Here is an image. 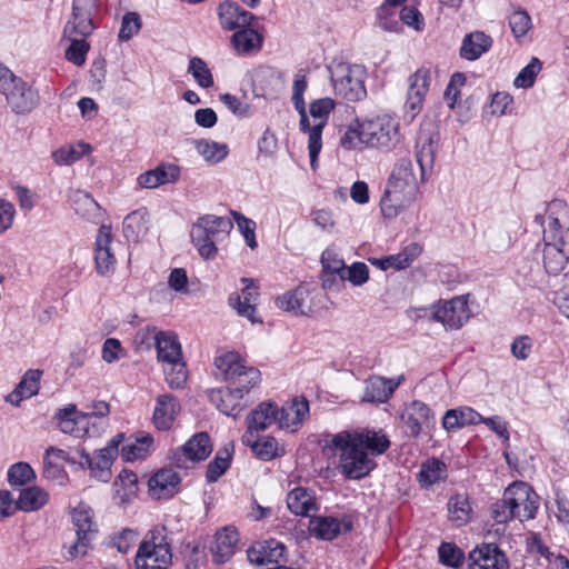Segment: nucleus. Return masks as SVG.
<instances>
[{"label": "nucleus", "instance_id": "5fc2aeb1", "mask_svg": "<svg viewBox=\"0 0 569 569\" xmlns=\"http://www.w3.org/2000/svg\"><path fill=\"white\" fill-rule=\"evenodd\" d=\"M231 460V451L224 447L217 451L213 460L207 467V481L216 482L229 468Z\"/></svg>", "mask_w": 569, "mask_h": 569}, {"label": "nucleus", "instance_id": "ddd939ff", "mask_svg": "<svg viewBox=\"0 0 569 569\" xmlns=\"http://www.w3.org/2000/svg\"><path fill=\"white\" fill-rule=\"evenodd\" d=\"M508 503L511 505L515 518L520 521L533 519L539 508L538 495L525 482H513L506 489Z\"/></svg>", "mask_w": 569, "mask_h": 569}, {"label": "nucleus", "instance_id": "473e14b6", "mask_svg": "<svg viewBox=\"0 0 569 569\" xmlns=\"http://www.w3.org/2000/svg\"><path fill=\"white\" fill-rule=\"evenodd\" d=\"M287 506L292 513L302 517H309L311 512L318 511L313 491L302 487H297L288 493Z\"/></svg>", "mask_w": 569, "mask_h": 569}, {"label": "nucleus", "instance_id": "9b49d317", "mask_svg": "<svg viewBox=\"0 0 569 569\" xmlns=\"http://www.w3.org/2000/svg\"><path fill=\"white\" fill-rule=\"evenodd\" d=\"M90 417L79 412L74 405L59 409L56 413L61 432L74 438H94L104 432V423L102 421H90Z\"/></svg>", "mask_w": 569, "mask_h": 569}, {"label": "nucleus", "instance_id": "f257e3e1", "mask_svg": "<svg viewBox=\"0 0 569 569\" xmlns=\"http://www.w3.org/2000/svg\"><path fill=\"white\" fill-rule=\"evenodd\" d=\"M331 446L339 455L340 472L348 479L360 480L376 468L373 458L382 455L390 441L371 430L342 431L333 436Z\"/></svg>", "mask_w": 569, "mask_h": 569}, {"label": "nucleus", "instance_id": "13d9d810", "mask_svg": "<svg viewBox=\"0 0 569 569\" xmlns=\"http://www.w3.org/2000/svg\"><path fill=\"white\" fill-rule=\"evenodd\" d=\"M390 176L416 186H419V181H421L419 173L415 170L412 160L409 158L399 159L395 163Z\"/></svg>", "mask_w": 569, "mask_h": 569}, {"label": "nucleus", "instance_id": "a211bd4d", "mask_svg": "<svg viewBox=\"0 0 569 569\" xmlns=\"http://www.w3.org/2000/svg\"><path fill=\"white\" fill-rule=\"evenodd\" d=\"M309 402L303 397H296L278 407L277 425L280 429L297 432L309 418Z\"/></svg>", "mask_w": 569, "mask_h": 569}, {"label": "nucleus", "instance_id": "49530a36", "mask_svg": "<svg viewBox=\"0 0 569 569\" xmlns=\"http://www.w3.org/2000/svg\"><path fill=\"white\" fill-rule=\"evenodd\" d=\"M48 498V493L40 487L24 488L20 491L17 507L22 511H34L43 507Z\"/></svg>", "mask_w": 569, "mask_h": 569}, {"label": "nucleus", "instance_id": "c03bdc74", "mask_svg": "<svg viewBox=\"0 0 569 569\" xmlns=\"http://www.w3.org/2000/svg\"><path fill=\"white\" fill-rule=\"evenodd\" d=\"M153 438L147 432H139L133 442L122 447L121 456L127 461L146 458L152 450Z\"/></svg>", "mask_w": 569, "mask_h": 569}, {"label": "nucleus", "instance_id": "dca6fc26", "mask_svg": "<svg viewBox=\"0 0 569 569\" xmlns=\"http://www.w3.org/2000/svg\"><path fill=\"white\" fill-rule=\"evenodd\" d=\"M433 319L441 322L446 329H460L471 316L468 300L465 296H457L450 300L440 302L435 307Z\"/></svg>", "mask_w": 569, "mask_h": 569}, {"label": "nucleus", "instance_id": "9d476101", "mask_svg": "<svg viewBox=\"0 0 569 569\" xmlns=\"http://www.w3.org/2000/svg\"><path fill=\"white\" fill-rule=\"evenodd\" d=\"M361 132L366 138V146L387 151L401 140L398 120L388 114L362 121Z\"/></svg>", "mask_w": 569, "mask_h": 569}, {"label": "nucleus", "instance_id": "4d7b16f0", "mask_svg": "<svg viewBox=\"0 0 569 569\" xmlns=\"http://www.w3.org/2000/svg\"><path fill=\"white\" fill-rule=\"evenodd\" d=\"M231 216L237 223L239 231L243 236L246 244L250 249H256L258 247V242L256 240V222L238 211H231Z\"/></svg>", "mask_w": 569, "mask_h": 569}, {"label": "nucleus", "instance_id": "a18cd8bd", "mask_svg": "<svg viewBox=\"0 0 569 569\" xmlns=\"http://www.w3.org/2000/svg\"><path fill=\"white\" fill-rule=\"evenodd\" d=\"M449 519L457 527H461L469 522L471 506L467 495L457 493L448 501Z\"/></svg>", "mask_w": 569, "mask_h": 569}, {"label": "nucleus", "instance_id": "864d4df0", "mask_svg": "<svg viewBox=\"0 0 569 569\" xmlns=\"http://www.w3.org/2000/svg\"><path fill=\"white\" fill-rule=\"evenodd\" d=\"M36 472L28 462H16L8 469V482L11 487H22L36 480Z\"/></svg>", "mask_w": 569, "mask_h": 569}, {"label": "nucleus", "instance_id": "774afa93", "mask_svg": "<svg viewBox=\"0 0 569 569\" xmlns=\"http://www.w3.org/2000/svg\"><path fill=\"white\" fill-rule=\"evenodd\" d=\"M161 332L156 327L142 328L134 335L133 342L139 350H150L152 347L156 348Z\"/></svg>", "mask_w": 569, "mask_h": 569}, {"label": "nucleus", "instance_id": "bf43d9fd", "mask_svg": "<svg viewBox=\"0 0 569 569\" xmlns=\"http://www.w3.org/2000/svg\"><path fill=\"white\" fill-rule=\"evenodd\" d=\"M431 72L429 69L420 68L409 78L408 93L425 98L430 86Z\"/></svg>", "mask_w": 569, "mask_h": 569}, {"label": "nucleus", "instance_id": "0e129e2a", "mask_svg": "<svg viewBox=\"0 0 569 569\" xmlns=\"http://www.w3.org/2000/svg\"><path fill=\"white\" fill-rule=\"evenodd\" d=\"M438 553L440 561L449 567H459L465 558L462 550L450 542H442Z\"/></svg>", "mask_w": 569, "mask_h": 569}, {"label": "nucleus", "instance_id": "c9c22d12", "mask_svg": "<svg viewBox=\"0 0 569 569\" xmlns=\"http://www.w3.org/2000/svg\"><path fill=\"white\" fill-rule=\"evenodd\" d=\"M420 252L421 248L417 243H411L397 254L385 258H373L370 259V262L381 270H388L390 268L401 270L409 267Z\"/></svg>", "mask_w": 569, "mask_h": 569}, {"label": "nucleus", "instance_id": "a19ab883", "mask_svg": "<svg viewBox=\"0 0 569 569\" xmlns=\"http://www.w3.org/2000/svg\"><path fill=\"white\" fill-rule=\"evenodd\" d=\"M244 366V361L240 355L233 351L224 352L214 359V367L218 375L222 379L231 382L237 378Z\"/></svg>", "mask_w": 569, "mask_h": 569}, {"label": "nucleus", "instance_id": "5701e85b", "mask_svg": "<svg viewBox=\"0 0 569 569\" xmlns=\"http://www.w3.org/2000/svg\"><path fill=\"white\" fill-rule=\"evenodd\" d=\"M232 385L226 389H211L208 392L210 401L226 416L237 417L247 407V400Z\"/></svg>", "mask_w": 569, "mask_h": 569}, {"label": "nucleus", "instance_id": "4be33fe9", "mask_svg": "<svg viewBox=\"0 0 569 569\" xmlns=\"http://www.w3.org/2000/svg\"><path fill=\"white\" fill-rule=\"evenodd\" d=\"M352 522L347 518L332 516L312 517L309 521L310 533L321 540L331 541L341 533L351 531Z\"/></svg>", "mask_w": 569, "mask_h": 569}, {"label": "nucleus", "instance_id": "412c9836", "mask_svg": "<svg viewBox=\"0 0 569 569\" xmlns=\"http://www.w3.org/2000/svg\"><path fill=\"white\" fill-rule=\"evenodd\" d=\"M470 569H508L506 555L493 543L477 546L469 553Z\"/></svg>", "mask_w": 569, "mask_h": 569}, {"label": "nucleus", "instance_id": "052dcab7", "mask_svg": "<svg viewBox=\"0 0 569 569\" xmlns=\"http://www.w3.org/2000/svg\"><path fill=\"white\" fill-rule=\"evenodd\" d=\"M260 376L257 368L244 366L231 385L237 389H242L241 392L246 396L260 382Z\"/></svg>", "mask_w": 569, "mask_h": 569}, {"label": "nucleus", "instance_id": "6ab92c4d", "mask_svg": "<svg viewBox=\"0 0 569 569\" xmlns=\"http://www.w3.org/2000/svg\"><path fill=\"white\" fill-rule=\"evenodd\" d=\"M111 228L102 224L96 238L94 267L98 274L110 276L116 270L117 259L111 250Z\"/></svg>", "mask_w": 569, "mask_h": 569}, {"label": "nucleus", "instance_id": "e2e57ef3", "mask_svg": "<svg viewBox=\"0 0 569 569\" xmlns=\"http://www.w3.org/2000/svg\"><path fill=\"white\" fill-rule=\"evenodd\" d=\"M541 70V62L538 58H532L530 62L520 70L518 76L513 80V84L517 88L528 89L535 83V79Z\"/></svg>", "mask_w": 569, "mask_h": 569}, {"label": "nucleus", "instance_id": "69168bd1", "mask_svg": "<svg viewBox=\"0 0 569 569\" xmlns=\"http://www.w3.org/2000/svg\"><path fill=\"white\" fill-rule=\"evenodd\" d=\"M369 279V269L363 262H355L349 268L346 267L340 281L349 280L353 286H362Z\"/></svg>", "mask_w": 569, "mask_h": 569}, {"label": "nucleus", "instance_id": "c85d7f7f", "mask_svg": "<svg viewBox=\"0 0 569 569\" xmlns=\"http://www.w3.org/2000/svg\"><path fill=\"white\" fill-rule=\"evenodd\" d=\"M68 199L77 214L96 223L101 220V208L90 193L80 189H71Z\"/></svg>", "mask_w": 569, "mask_h": 569}, {"label": "nucleus", "instance_id": "0eeeda50", "mask_svg": "<svg viewBox=\"0 0 569 569\" xmlns=\"http://www.w3.org/2000/svg\"><path fill=\"white\" fill-rule=\"evenodd\" d=\"M157 359L163 366L166 380L171 388H181L188 378L182 348L178 336L171 331H162L156 346Z\"/></svg>", "mask_w": 569, "mask_h": 569}, {"label": "nucleus", "instance_id": "8fccbe9b", "mask_svg": "<svg viewBox=\"0 0 569 569\" xmlns=\"http://www.w3.org/2000/svg\"><path fill=\"white\" fill-rule=\"evenodd\" d=\"M196 150L206 161L211 163L222 161L229 152L227 144L204 139L196 141Z\"/></svg>", "mask_w": 569, "mask_h": 569}, {"label": "nucleus", "instance_id": "f3484780", "mask_svg": "<svg viewBox=\"0 0 569 569\" xmlns=\"http://www.w3.org/2000/svg\"><path fill=\"white\" fill-rule=\"evenodd\" d=\"M400 419L406 432L412 438H418L422 432L430 431L436 423L431 409L419 400L408 403Z\"/></svg>", "mask_w": 569, "mask_h": 569}, {"label": "nucleus", "instance_id": "39448f33", "mask_svg": "<svg viewBox=\"0 0 569 569\" xmlns=\"http://www.w3.org/2000/svg\"><path fill=\"white\" fill-rule=\"evenodd\" d=\"M172 563V550L164 527H154L141 540L134 565L137 569H168Z\"/></svg>", "mask_w": 569, "mask_h": 569}, {"label": "nucleus", "instance_id": "680f3d73", "mask_svg": "<svg viewBox=\"0 0 569 569\" xmlns=\"http://www.w3.org/2000/svg\"><path fill=\"white\" fill-rule=\"evenodd\" d=\"M76 37L77 36L69 38L71 43L66 50V59L76 66H82L86 62L90 44L84 40L86 37L81 39H77Z\"/></svg>", "mask_w": 569, "mask_h": 569}, {"label": "nucleus", "instance_id": "bb28decb", "mask_svg": "<svg viewBox=\"0 0 569 569\" xmlns=\"http://www.w3.org/2000/svg\"><path fill=\"white\" fill-rule=\"evenodd\" d=\"M402 378L386 379L382 377H370L365 382L362 401L371 403H383L389 400L395 390L401 383Z\"/></svg>", "mask_w": 569, "mask_h": 569}, {"label": "nucleus", "instance_id": "4468645a", "mask_svg": "<svg viewBox=\"0 0 569 569\" xmlns=\"http://www.w3.org/2000/svg\"><path fill=\"white\" fill-rule=\"evenodd\" d=\"M99 0H72V13L63 28V36L88 37L94 30L93 13L98 10Z\"/></svg>", "mask_w": 569, "mask_h": 569}, {"label": "nucleus", "instance_id": "b1692460", "mask_svg": "<svg viewBox=\"0 0 569 569\" xmlns=\"http://www.w3.org/2000/svg\"><path fill=\"white\" fill-rule=\"evenodd\" d=\"M286 546L276 540L269 539L253 543L247 551L250 563L264 566L268 563H279L283 558Z\"/></svg>", "mask_w": 569, "mask_h": 569}, {"label": "nucleus", "instance_id": "3c124183", "mask_svg": "<svg viewBox=\"0 0 569 569\" xmlns=\"http://www.w3.org/2000/svg\"><path fill=\"white\" fill-rule=\"evenodd\" d=\"M307 293V290L301 287L287 291L276 299V306L284 311L303 313L302 307L306 301Z\"/></svg>", "mask_w": 569, "mask_h": 569}, {"label": "nucleus", "instance_id": "e433bc0d", "mask_svg": "<svg viewBox=\"0 0 569 569\" xmlns=\"http://www.w3.org/2000/svg\"><path fill=\"white\" fill-rule=\"evenodd\" d=\"M212 451V445L206 432H199L189 439L181 448L177 462L181 461V456L190 461H202L209 457Z\"/></svg>", "mask_w": 569, "mask_h": 569}, {"label": "nucleus", "instance_id": "393cba45", "mask_svg": "<svg viewBox=\"0 0 569 569\" xmlns=\"http://www.w3.org/2000/svg\"><path fill=\"white\" fill-rule=\"evenodd\" d=\"M77 453L81 458L80 465L87 466L97 479L104 482L109 480L110 467L116 459V457L112 456V449L97 450L94 456L91 457L86 449L77 448Z\"/></svg>", "mask_w": 569, "mask_h": 569}, {"label": "nucleus", "instance_id": "37998d69", "mask_svg": "<svg viewBox=\"0 0 569 569\" xmlns=\"http://www.w3.org/2000/svg\"><path fill=\"white\" fill-rule=\"evenodd\" d=\"M231 42L239 53H250L261 48L262 37L249 26L236 31L231 37Z\"/></svg>", "mask_w": 569, "mask_h": 569}, {"label": "nucleus", "instance_id": "4c0bfd02", "mask_svg": "<svg viewBox=\"0 0 569 569\" xmlns=\"http://www.w3.org/2000/svg\"><path fill=\"white\" fill-rule=\"evenodd\" d=\"M482 421V417L470 407H459L448 410L442 418V427L450 431L462 428L468 425H477Z\"/></svg>", "mask_w": 569, "mask_h": 569}, {"label": "nucleus", "instance_id": "2eb2a0df", "mask_svg": "<svg viewBox=\"0 0 569 569\" xmlns=\"http://www.w3.org/2000/svg\"><path fill=\"white\" fill-rule=\"evenodd\" d=\"M438 142L439 134L432 126L420 128L415 144V159L419 167L421 182L426 180V176L433 168Z\"/></svg>", "mask_w": 569, "mask_h": 569}, {"label": "nucleus", "instance_id": "20e7f679", "mask_svg": "<svg viewBox=\"0 0 569 569\" xmlns=\"http://www.w3.org/2000/svg\"><path fill=\"white\" fill-rule=\"evenodd\" d=\"M328 71L337 96L348 101H359L367 96L366 70L361 64L335 59L328 66Z\"/></svg>", "mask_w": 569, "mask_h": 569}, {"label": "nucleus", "instance_id": "603ef678", "mask_svg": "<svg viewBox=\"0 0 569 569\" xmlns=\"http://www.w3.org/2000/svg\"><path fill=\"white\" fill-rule=\"evenodd\" d=\"M91 151L88 143L80 142L77 147L68 146L52 152V158L58 166H70Z\"/></svg>", "mask_w": 569, "mask_h": 569}, {"label": "nucleus", "instance_id": "7ed1b4c3", "mask_svg": "<svg viewBox=\"0 0 569 569\" xmlns=\"http://www.w3.org/2000/svg\"><path fill=\"white\" fill-rule=\"evenodd\" d=\"M0 93L4 96L11 112L17 116H27L40 104L38 89L16 76L2 63H0Z\"/></svg>", "mask_w": 569, "mask_h": 569}, {"label": "nucleus", "instance_id": "f03ea898", "mask_svg": "<svg viewBox=\"0 0 569 569\" xmlns=\"http://www.w3.org/2000/svg\"><path fill=\"white\" fill-rule=\"evenodd\" d=\"M535 221L543 230V264L548 273L557 274L569 260V209L561 200L551 201L545 216Z\"/></svg>", "mask_w": 569, "mask_h": 569}, {"label": "nucleus", "instance_id": "09e8293b", "mask_svg": "<svg viewBox=\"0 0 569 569\" xmlns=\"http://www.w3.org/2000/svg\"><path fill=\"white\" fill-rule=\"evenodd\" d=\"M446 472V465L436 459H429L423 462L418 473V479L421 486L429 487L437 483Z\"/></svg>", "mask_w": 569, "mask_h": 569}, {"label": "nucleus", "instance_id": "2f4dec72", "mask_svg": "<svg viewBox=\"0 0 569 569\" xmlns=\"http://www.w3.org/2000/svg\"><path fill=\"white\" fill-rule=\"evenodd\" d=\"M179 483L178 472L172 469H161L149 480V490L157 499L168 498L176 492Z\"/></svg>", "mask_w": 569, "mask_h": 569}, {"label": "nucleus", "instance_id": "f704fd0d", "mask_svg": "<svg viewBox=\"0 0 569 569\" xmlns=\"http://www.w3.org/2000/svg\"><path fill=\"white\" fill-rule=\"evenodd\" d=\"M492 46V39L482 31L466 34L460 47V57L475 61L488 52Z\"/></svg>", "mask_w": 569, "mask_h": 569}, {"label": "nucleus", "instance_id": "c756f323", "mask_svg": "<svg viewBox=\"0 0 569 569\" xmlns=\"http://www.w3.org/2000/svg\"><path fill=\"white\" fill-rule=\"evenodd\" d=\"M42 376L43 371L40 369L27 370L13 391L6 397V401L13 406H19L23 399L36 396L40 389Z\"/></svg>", "mask_w": 569, "mask_h": 569}, {"label": "nucleus", "instance_id": "de8ad7c7", "mask_svg": "<svg viewBox=\"0 0 569 569\" xmlns=\"http://www.w3.org/2000/svg\"><path fill=\"white\" fill-rule=\"evenodd\" d=\"M308 88V81L305 74L297 73L295 76L292 84V103L295 109L300 116L299 127H306L308 124V114L306 110L305 92Z\"/></svg>", "mask_w": 569, "mask_h": 569}, {"label": "nucleus", "instance_id": "ea45409f", "mask_svg": "<svg viewBox=\"0 0 569 569\" xmlns=\"http://www.w3.org/2000/svg\"><path fill=\"white\" fill-rule=\"evenodd\" d=\"M148 224L149 219L146 209L132 211L123 220V236L127 240L137 242L147 234Z\"/></svg>", "mask_w": 569, "mask_h": 569}, {"label": "nucleus", "instance_id": "79ce46f5", "mask_svg": "<svg viewBox=\"0 0 569 569\" xmlns=\"http://www.w3.org/2000/svg\"><path fill=\"white\" fill-rule=\"evenodd\" d=\"M242 442L249 446L253 453L261 460L269 461L278 456V442L273 437L254 439L252 432L242 436Z\"/></svg>", "mask_w": 569, "mask_h": 569}, {"label": "nucleus", "instance_id": "58836bf2", "mask_svg": "<svg viewBox=\"0 0 569 569\" xmlns=\"http://www.w3.org/2000/svg\"><path fill=\"white\" fill-rule=\"evenodd\" d=\"M278 406L272 402L260 403L248 417L247 432L260 431L267 429L271 423H277Z\"/></svg>", "mask_w": 569, "mask_h": 569}, {"label": "nucleus", "instance_id": "aec40b11", "mask_svg": "<svg viewBox=\"0 0 569 569\" xmlns=\"http://www.w3.org/2000/svg\"><path fill=\"white\" fill-rule=\"evenodd\" d=\"M244 288L241 293H232L229 297V306L237 311L240 317L247 318L251 323H260L261 319L256 317V305L258 299V287L249 278H241Z\"/></svg>", "mask_w": 569, "mask_h": 569}, {"label": "nucleus", "instance_id": "72a5a7b5", "mask_svg": "<svg viewBox=\"0 0 569 569\" xmlns=\"http://www.w3.org/2000/svg\"><path fill=\"white\" fill-rule=\"evenodd\" d=\"M179 403L174 397L170 395H161L156 400L153 410V423L159 430H168L171 428L174 418L179 411Z\"/></svg>", "mask_w": 569, "mask_h": 569}, {"label": "nucleus", "instance_id": "423d86ee", "mask_svg": "<svg viewBox=\"0 0 569 569\" xmlns=\"http://www.w3.org/2000/svg\"><path fill=\"white\" fill-rule=\"evenodd\" d=\"M232 228V220L227 217L204 214L191 228L192 243L203 259H212L218 250L216 241L228 236Z\"/></svg>", "mask_w": 569, "mask_h": 569}, {"label": "nucleus", "instance_id": "1a4fd4ad", "mask_svg": "<svg viewBox=\"0 0 569 569\" xmlns=\"http://www.w3.org/2000/svg\"><path fill=\"white\" fill-rule=\"evenodd\" d=\"M336 102L331 98H320L313 100L309 106V112L312 121L308 118V124L300 127V130L308 133V151L310 164L315 169L318 156L322 148L321 134L328 122L331 111L335 109Z\"/></svg>", "mask_w": 569, "mask_h": 569}, {"label": "nucleus", "instance_id": "338daca9", "mask_svg": "<svg viewBox=\"0 0 569 569\" xmlns=\"http://www.w3.org/2000/svg\"><path fill=\"white\" fill-rule=\"evenodd\" d=\"M466 83V77L461 72L451 76L450 81L445 90L443 99L450 109H453L460 98V88Z\"/></svg>", "mask_w": 569, "mask_h": 569}, {"label": "nucleus", "instance_id": "6e6552de", "mask_svg": "<svg viewBox=\"0 0 569 569\" xmlns=\"http://www.w3.org/2000/svg\"><path fill=\"white\" fill-rule=\"evenodd\" d=\"M71 519L77 538L71 545L63 546L66 550L63 557L68 561L87 556L98 533V527L93 520V511L89 506L79 503L72 510Z\"/></svg>", "mask_w": 569, "mask_h": 569}, {"label": "nucleus", "instance_id": "f8f14e48", "mask_svg": "<svg viewBox=\"0 0 569 569\" xmlns=\"http://www.w3.org/2000/svg\"><path fill=\"white\" fill-rule=\"evenodd\" d=\"M418 186L389 177L380 200L381 212L386 218H396L416 199Z\"/></svg>", "mask_w": 569, "mask_h": 569}, {"label": "nucleus", "instance_id": "6e6d98bb", "mask_svg": "<svg viewBox=\"0 0 569 569\" xmlns=\"http://www.w3.org/2000/svg\"><path fill=\"white\" fill-rule=\"evenodd\" d=\"M188 73H190L197 84L203 89H208L213 86L212 73L206 61L201 58L193 57L190 59Z\"/></svg>", "mask_w": 569, "mask_h": 569}, {"label": "nucleus", "instance_id": "a878e982", "mask_svg": "<svg viewBox=\"0 0 569 569\" xmlns=\"http://www.w3.org/2000/svg\"><path fill=\"white\" fill-rule=\"evenodd\" d=\"M220 26L226 30H237L249 27L254 19L253 14L241 9L233 1H224L217 8Z\"/></svg>", "mask_w": 569, "mask_h": 569}, {"label": "nucleus", "instance_id": "7c9ffc66", "mask_svg": "<svg viewBox=\"0 0 569 569\" xmlns=\"http://www.w3.org/2000/svg\"><path fill=\"white\" fill-rule=\"evenodd\" d=\"M179 167L170 163H162L152 170L141 173L138 183L142 188L153 189L159 186L176 182L179 179Z\"/></svg>", "mask_w": 569, "mask_h": 569}, {"label": "nucleus", "instance_id": "cd10ccee", "mask_svg": "<svg viewBox=\"0 0 569 569\" xmlns=\"http://www.w3.org/2000/svg\"><path fill=\"white\" fill-rule=\"evenodd\" d=\"M239 540L236 528L224 527L217 531L211 546V553L216 563L227 562L234 553Z\"/></svg>", "mask_w": 569, "mask_h": 569}]
</instances>
